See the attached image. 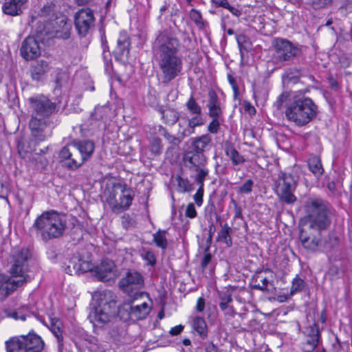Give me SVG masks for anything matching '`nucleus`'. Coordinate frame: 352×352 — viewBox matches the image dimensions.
<instances>
[{
	"instance_id": "28",
	"label": "nucleus",
	"mask_w": 352,
	"mask_h": 352,
	"mask_svg": "<svg viewBox=\"0 0 352 352\" xmlns=\"http://www.w3.org/2000/svg\"><path fill=\"white\" fill-rule=\"evenodd\" d=\"M30 309L28 305H23L21 307L12 310L10 309H5V315L8 318H12L15 320H25L26 317L30 315Z\"/></svg>"
},
{
	"instance_id": "16",
	"label": "nucleus",
	"mask_w": 352,
	"mask_h": 352,
	"mask_svg": "<svg viewBox=\"0 0 352 352\" xmlns=\"http://www.w3.org/2000/svg\"><path fill=\"white\" fill-rule=\"evenodd\" d=\"M144 284V280L142 275L137 272H128L126 276L121 278L119 282V286L121 289L127 294H130L133 290L140 289Z\"/></svg>"
},
{
	"instance_id": "9",
	"label": "nucleus",
	"mask_w": 352,
	"mask_h": 352,
	"mask_svg": "<svg viewBox=\"0 0 352 352\" xmlns=\"http://www.w3.org/2000/svg\"><path fill=\"white\" fill-rule=\"evenodd\" d=\"M296 186V180L291 174L281 173L277 182L276 192L280 200L287 204H292L296 199L294 195Z\"/></svg>"
},
{
	"instance_id": "49",
	"label": "nucleus",
	"mask_w": 352,
	"mask_h": 352,
	"mask_svg": "<svg viewBox=\"0 0 352 352\" xmlns=\"http://www.w3.org/2000/svg\"><path fill=\"white\" fill-rule=\"evenodd\" d=\"M54 3L50 2L46 3L41 9V14L43 16H47L53 15L55 11Z\"/></svg>"
},
{
	"instance_id": "2",
	"label": "nucleus",
	"mask_w": 352,
	"mask_h": 352,
	"mask_svg": "<svg viewBox=\"0 0 352 352\" xmlns=\"http://www.w3.org/2000/svg\"><path fill=\"white\" fill-rule=\"evenodd\" d=\"M67 226L65 216L54 210L43 212L35 219L33 227L43 241L62 236Z\"/></svg>"
},
{
	"instance_id": "33",
	"label": "nucleus",
	"mask_w": 352,
	"mask_h": 352,
	"mask_svg": "<svg viewBox=\"0 0 352 352\" xmlns=\"http://www.w3.org/2000/svg\"><path fill=\"white\" fill-rule=\"evenodd\" d=\"M179 133L183 137H188L195 133V130L191 127L188 118H182L179 120Z\"/></svg>"
},
{
	"instance_id": "60",
	"label": "nucleus",
	"mask_w": 352,
	"mask_h": 352,
	"mask_svg": "<svg viewBox=\"0 0 352 352\" xmlns=\"http://www.w3.org/2000/svg\"><path fill=\"white\" fill-rule=\"evenodd\" d=\"M205 308V300L200 297L197 299V304H196V309L199 312H201L204 310Z\"/></svg>"
},
{
	"instance_id": "8",
	"label": "nucleus",
	"mask_w": 352,
	"mask_h": 352,
	"mask_svg": "<svg viewBox=\"0 0 352 352\" xmlns=\"http://www.w3.org/2000/svg\"><path fill=\"white\" fill-rule=\"evenodd\" d=\"M159 69L160 79L163 84H168L178 76L182 70V60L177 56L156 58Z\"/></svg>"
},
{
	"instance_id": "30",
	"label": "nucleus",
	"mask_w": 352,
	"mask_h": 352,
	"mask_svg": "<svg viewBox=\"0 0 352 352\" xmlns=\"http://www.w3.org/2000/svg\"><path fill=\"white\" fill-rule=\"evenodd\" d=\"M116 53L120 58L127 57L129 54L130 41L125 34H121L118 39Z\"/></svg>"
},
{
	"instance_id": "22",
	"label": "nucleus",
	"mask_w": 352,
	"mask_h": 352,
	"mask_svg": "<svg viewBox=\"0 0 352 352\" xmlns=\"http://www.w3.org/2000/svg\"><path fill=\"white\" fill-rule=\"evenodd\" d=\"M207 107L208 116L210 118H223V105L218 96L213 90H210L208 92Z\"/></svg>"
},
{
	"instance_id": "63",
	"label": "nucleus",
	"mask_w": 352,
	"mask_h": 352,
	"mask_svg": "<svg viewBox=\"0 0 352 352\" xmlns=\"http://www.w3.org/2000/svg\"><path fill=\"white\" fill-rule=\"evenodd\" d=\"M222 311H224L226 316L232 318L235 315V311L231 305L227 306L226 309Z\"/></svg>"
},
{
	"instance_id": "13",
	"label": "nucleus",
	"mask_w": 352,
	"mask_h": 352,
	"mask_svg": "<svg viewBox=\"0 0 352 352\" xmlns=\"http://www.w3.org/2000/svg\"><path fill=\"white\" fill-rule=\"evenodd\" d=\"M95 18L89 8H82L74 15L75 27L81 36H85L94 28Z\"/></svg>"
},
{
	"instance_id": "17",
	"label": "nucleus",
	"mask_w": 352,
	"mask_h": 352,
	"mask_svg": "<svg viewBox=\"0 0 352 352\" xmlns=\"http://www.w3.org/2000/svg\"><path fill=\"white\" fill-rule=\"evenodd\" d=\"M20 54L25 60L38 58L41 55L39 43L34 37H27L21 43Z\"/></svg>"
},
{
	"instance_id": "64",
	"label": "nucleus",
	"mask_w": 352,
	"mask_h": 352,
	"mask_svg": "<svg viewBox=\"0 0 352 352\" xmlns=\"http://www.w3.org/2000/svg\"><path fill=\"white\" fill-rule=\"evenodd\" d=\"M212 3H214L217 6L225 8L226 6H228V0H212Z\"/></svg>"
},
{
	"instance_id": "53",
	"label": "nucleus",
	"mask_w": 352,
	"mask_h": 352,
	"mask_svg": "<svg viewBox=\"0 0 352 352\" xmlns=\"http://www.w3.org/2000/svg\"><path fill=\"white\" fill-rule=\"evenodd\" d=\"M204 187L199 186L196 193L193 196V199L198 206H201L203 203Z\"/></svg>"
},
{
	"instance_id": "1",
	"label": "nucleus",
	"mask_w": 352,
	"mask_h": 352,
	"mask_svg": "<svg viewBox=\"0 0 352 352\" xmlns=\"http://www.w3.org/2000/svg\"><path fill=\"white\" fill-rule=\"evenodd\" d=\"M14 264L10 269L11 277L5 275L0 276V300H5L19 286L29 281L32 276L27 274L28 261L30 252L27 248H22L13 254Z\"/></svg>"
},
{
	"instance_id": "62",
	"label": "nucleus",
	"mask_w": 352,
	"mask_h": 352,
	"mask_svg": "<svg viewBox=\"0 0 352 352\" xmlns=\"http://www.w3.org/2000/svg\"><path fill=\"white\" fill-rule=\"evenodd\" d=\"M224 8L228 9L233 15L236 16H239L241 14V12L239 8L231 6L229 3L228 6H226Z\"/></svg>"
},
{
	"instance_id": "40",
	"label": "nucleus",
	"mask_w": 352,
	"mask_h": 352,
	"mask_svg": "<svg viewBox=\"0 0 352 352\" xmlns=\"http://www.w3.org/2000/svg\"><path fill=\"white\" fill-rule=\"evenodd\" d=\"M186 109L194 115H201V107L191 96L186 103Z\"/></svg>"
},
{
	"instance_id": "43",
	"label": "nucleus",
	"mask_w": 352,
	"mask_h": 352,
	"mask_svg": "<svg viewBox=\"0 0 352 352\" xmlns=\"http://www.w3.org/2000/svg\"><path fill=\"white\" fill-rule=\"evenodd\" d=\"M305 285V283L304 280L299 278L298 276H296L295 278H294L292 286H291V290H290V295L292 296L293 294L300 292L302 290Z\"/></svg>"
},
{
	"instance_id": "59",
	"label": "nucleus",
	"mask_w": 352,
	"mask_h": 352,
	"mask_svg": "<svg viewBox=\"0 0 352 352\" xmlns=\"http://www.w3.org/2000/svg\"><path fill=\"white\" fill-rule=\"evenodd\" d=\"M232 203L233 204L234 206V217L235 218H241L242 214H241V209L240 206L238 205V204L236 202L234 199H232Z\"/></svg>"
},
{
	"instance_id": "44",
	"label": "nucleus",
	"mask_w": 352,
	"mask_h": 352,
	"mask_svg": "<svg viewBox=\"0 0 352 352\" xmlns=\"http://www.w3.org/2000/svg\"><path fill=\"white\" fill-rule=\"evenodd\" d=\"M189 15L191 20L195 22L198 28H202L204 27V21L202 19L201 13L198 10L192 9L190 11Z\"/></svg>"
},
{
	"instance_id": "55",
	"label": "nucleus",
	"mask_w": 352,
	"mask_h": 352,
	"mask_svg": "<svg viewBox=\"0 0 352 352\" xmlns=\"http://www.w3.org/2000/svg\"><path fill=\"white\" fill-rule=\"evenodd\" d=\"M236 39L239 45L240 52L242 53V50L245 49V44L248 42V38L244 34L236 35Z\"/></svg>"
},
{
	"instance_id": "37",
	"label": "nucleus",
	"mask_w": 352,
	"mask_h": 352,
	"mask_svg": "<svg viewBox=\"0 0 352 352\" xmlns=\"http://www.w3.org/2000/svg\"><path fill=\"white\" fill-rule=\"evenodd\" d=\"M153 241L156 245L162 249H166L168 245L167 239L166 238V231L159 230L156 233L153 234Z\"/></svg>"
},
{
	"instance_id": "12",
	"label": "nucleus",
	"mask_w": 352,
	"mask_h": 352,
	"mask_svg": "<svg viewBox=\"0 0 352 352\" xmlns=\"http://www.w3.org/2000/svg\"><path fill=\"white\" fill-rule=\"evenodd\" d=\"M139 296L140 297L146 296L150 301V303L144 301L140 304L137 305H124L122 307L119 309V315L121 318H124L122 312L126 311L128 312L127 316L129 318H135L137 320H143L146 318L151 310L152 302L148 298V294L140 293Z\"/></svg>"
},
{
	"instance_id": "15",
	"label": "nucleus",
	"mask_w": 352,
	"mask_h": 352,
	"mask_svg": "<svg viewBox=\"0 0 352 352\" xmlns=\"http://www.w3.org/2000/svg\"><path fill=\"white\" fill-rule=\"evenodd\" d=\"M94 275L100 281H107L118 276L114 262L105 259L95 267Z\"/></svg>"
},
{
	"instance_id": "18",
	"label": "nucleus",
	"mask_w": 352,
	"mask_h": 352,
	"mask_svg": "<svg viewBox=\"0 0 352 352\" xmlns=\"http://www.w3.org/2000/svg\"><path fill=\"white\" fill-rule=\"evenodd\" d=\"M45 118L32 115L30 128L32 135L38 141H44L50 136L51 132L47 129Z\"/></svg>"
},
{
	"instance_id": "56",
	"label": "nucleus",
	"mask_w": 352,
	"mask_h": 352,
	"mask_svg": "<svg viewBox=\"0 0 352 352\" xmlns=\"http://www.w3.org/2000/svg\"><path fill=\"white\" fill-rule=\"evenodd\" d=\"M52 332L56 337L59 345H62L63 336L60 329L58 327H54L52 328Z\"/></svg>"
},
{
	"instance_id": "27",
	"label": "nucleus",
	"mask_w": 352,
	"mask_h": 352,
	"mask_svg": "<svg viewBox=\"0 0 352 352\" xmlns=\"http://www.w3.org/2000/svg\"><path fill=\"white\" fill-rule=\"evenodd\" d=\"M7 352H26L23 336L14 337L6 342Z\"/></svg>"
},
{
	"instance_id": "26",
	"label": "nucleus",
	"mask_w": 352,
	"mask_h": 352,
	"mask_svg": "<svg viewBox=\"0 0 352 352\" xmlns=\"http://www.w3.org/2000/svg\"><path fill=\"white\" fill-rule=\"evenodd\" d=\"M199 155H193L190 160V162L192 165V167L194 168V170L197 173V175L195 177V181L198 184L199 186L204 187V182L206 177V176L208 175V169L204 167L200 166L199 165L195 164V160L197 157H199Z\"/></svg>"
},
{
	"instance_id": "7",
	"label": "nucleus",
	"mask_w": 352,
	"mask_h": 352,
	"mask_svg": "<svg viewBox=\"0 0 352 352\" xmlns=\"http://www.w3.org/2000/svg\"><path fill=\"white\" fill-rule=\"evenodd\" d=\"M179 47L178 38L168 31L160 32L153 45L156 58L177 55Z\"/></svg>"
},
{
	"instance_id": "46",
	"label": "nucleus",
	"mask_w": 352,
	"mask_h": 352,
	"mask_svg": "<svg viewBox=\"0 0 352 352\" xmlns=\"http://www.w3.org/2000/svg\"><path fill=\"white\" fill-rule=\"evenodd\" d=\"M333 0H309L310 6L315 10L323 9L331 5Z\"/></svg>"
},
{
	"instance_id": "42",
	"label": "nucleus",
	"mask_w": 352,
	"mask_h": 352,
	"mask_svg": "<svg viewBox=\"0 0 352 352\" xmlns=\"http://www.w3.org/2000/svg\"><path fill=\"white\" fill-rule=\"evenodd\" d=\"M230 228L225 226L218 234L217 240L224 242L228 246H231L232 241L230 236Z\"/></svg>"
},
{
	"instance_id": "47",
	"label": "nucleus",
	"mask_w": 352,
	"mask_h": 352,
	"mask_svg": "<svg viewBox=\"0 0 352 352\" xmlns=\"http://www.w3.org/2000/svg\"><path fill=\"white\" fill-rule=\"evenodd\" d=\"M212 121L208 126V131L211 133H217L223 119V118H212Z\"/></svg>"
},
{
	"instance_id": "41",
	"label": "nucleus",
	"mask_w": 352,
	"mask_h": 352,
	"mask_svg": "<svg viewBox=\"0 0 352 352\" xmlns=\"http://www.w3.org/2000/svg\"><path fill=\"white\" fill-rule=\"evenodd\" d=\"M226 154L230 157L232 164L234 165H238L245 162L244 157L234 148H228L226 150Z\"/></svg>"
},
{
	"instance_id": "31",
	"label": "nucleus",
	"mask_w": 352,
	"mask_h": 352,
	"mask_svg": "<svg viewBox=\"0 0 352 352\" xmlns=\"http://www.w3.org/2000/svg\"><path fill=\"white\" fill-rule=\"evenodd\" d=\"M192 327L195 331L202 338L207 336V324L205 320L199 316L194 318L192 322Z\"/></svg>"
},
{
	"instance_id": "34",
	"label": "nucleus",
	"mask_w": 352,
	"mask_h": 352,
	"mask_svg": "<svg viewBox=\"0 0 352 352\" xmlns=\"http://www.w3.org/2000/svg\"><path fill=\"white\" fill-rule=\"evenodd\" d=\"M95 267L96 265L88 260L79 259L78 263L74 265V268L79 272L85 273L91 272L94 274Z\"/></svg>"
},
{
	"instance_id": "36",
	"label": "nucleus",
	"mask_w": 352,
	"mask_h": 352,
	"mask_svg": "<svg viewBox=\"0 0 352 352\" xmlns=\"http://www.w3.org/2000/svg\"><path fill=\"white\" fill-rule=\"evenodd\" d=\"M70 146L72 147V156L71 160L69 162H67L66 165L68 168L71 169H76L78 167H80L82 164L84 163H80L79 164H77L75 162L82 157L81 153H78V150L76 148V146H74V143L72 142L70 144Z\"/></svg>"
},
{
	"instance_id": "19",
	"label": "nucleus",
	"mask_w": 352,
	"mask_h": 352,
	"mask_svg": "<svg viewBox=\"0 0 352 352\" xmlns=\"http://www.w3.org/2000/svg\"><path fill=\"white\" fill-rule=\"evenodd\" d=\"M50 25L52 26L51 33H54L56 36L64 39L69 38L71 25L65 16H56L51 23L47 25L46 28L49 29Z\"/></svg>"
},
{
	"instance_id": "24",
	"label": "nucleus",
	"mask_w": 352,
	"mask_h": 352,
	"mask_svg": "<svg viewBox=\"0 0 352 352\" xmlns=\"http://www.w3.org/2000/svg\"><path fill=\"white\" fill-rule=\"evenodd\" d=\"M28 0H6L3 6V12L8 15L16 16L22 12L24 4Z\"/></svg>"
},
{
	"instance_id": "52",
	"label": "nucleus",
	"mask_w": 352,
	"mask_h": 352,
	"mask_svg": "<svg viewBox=\"0 0 352 352\" xmlns=\"http://www.w3.org/2000/svg\"><path fill=\"white\" fill-rule=\"evenodd\" d=\"M60 157L63 160H65L67 162L70 161L72 155V147L70 144L67 146L63 147L60 151Z\"/></svg>"
},
{
	"instance_id": "21",
	"label": "nucleus",
	"mask_w": 352,
	"mask_h": 352,
	"mask_svg": "<svg viewBox=\"0 0 352 352\" xmlns=\"http://www.w3.org/2000/svg\"><path fill=\"white\" fill-rule=\"evenodd\" d=\"M74 146L78 150V153H81L82 157L78 159L75 162L77 164L80 163H85L87 161L94 153L95 145L93 141L91 140H75L73 141Z\"/></svg>"
},
{
	"instance_id": "20",
	"label": "nucleus",
	"mask_w": 352,
	"mask_h": 352,
	"mask_svg": "<svg viewBox=\"0 0 352 352\" xmlns=\"http://www.w3.org/2000/svg\"><path fill=\"white\" fill-rule=\"evenodd\" d=\"M306 340L302 344L304 352H312L318 346L320 339L318 327L316 323L307 327L305 331Z\"/></svg>"
},
{
	"instance_id": "23",
	"label": "nucleus",
	"mask_w": 352,
	"mask_h": 352,
	"mask_svg": "<svg viewBox=\"0 0 352 352\" xmlns=\"http://www.w3.org/2000/svg\"><path fill=\"white\" fill-rule=\"evenodd\" d=\"M23 342L26 352H41L44 349V342L35 333L23 336Z\"/></svg>"
},
{
	"instance_id": "5",
	"label": "nucleus",
	"mask_w": 352,
	"mask_h": 352,
	"mask_svg": "<svg viewBox=\"0 0 352 352\" xmlns=\"http://www.w3.org/2000/svg\"><path fill=\"white\" fill-rule=\"evenodd\" d=\"M119 309L116 302L112 298L110 292L101 294L98 305L94 307L89 315V320L94 326H102L109 322Z\"/></svg>"
},
{
	"instance_id": "10",
	"label": "nucleus",
	"mask_w": 352,
	"mask_h": 352,
	"mask_svg": "<svg viewBox=\"0 0 352 352\" xmlns=\"http://www.w3.org/2000/svg\"><path fill=\"white\" fill-rule=\"evenodd\" d=\"M299 239L303 248L310 252L327 250L322 239V231L302 227Z\"/></svg>"
},
{
	"instance_id": "39",
	"label": "nucleus",
	"mask_w": 352,
	"mask_h": 352,
	"mask_svg": "<svg viewBox=\"0 0 352 352\" xmlns=\"http://www.w3.org/2000/svg\"><path fill=\"white\" fill-rule=\"evenodd\" d=\"M352 42V32L341 31L337 37V43L342 47H348Z\"/></svg>"
},
{
	"instance_id": "38",
	"label": "nucleus",
	"mask_w": 352,
	"mask_h": 352,
	"mask_svg": "<svg viewBox=\"0 0 352 352\" xmlns=\"http://www.w3.org/2000/svg\"><path fill=\"white\" fill-rule=\"evenodd\" d=\"M178 191L180 192H190L192 190V184L188 179L182 178L180 176H177L175 178Z\"/></svg>"
},
{
	"instance_id": "32",
	"label": "nucleus",
	"mask_w": 352,
	"mask_h": 352,
	"mask_svg": "<svg viewBox=\"0 0 352 352\" xmlns=\"http://www.w3.org/2000/svg\"><path fill=\"white\" fill-rule=\"evenodd\" d=\"M308 166L309 170L316 176H320L323 173V168L320 159L317 156L311 157L308 160Z\"/></svg>"
},
{
	"instance_id": "35",
	"label": "nucleus",
	"mask_w": 352,
	"mask_h": 352,
	"mask_svg": "<svg viewBox=\"0 0 352 352\" xmlns=\"http://www.w3.org/2000/svg\"><path fill=\"white\" fill-rule=\"evenodd\" d=\"M210 142L211 138L208 135H203L201 137L195 138L192 142V144L197 152H201L206 148Z\"/></svg>"
},
{
	"instance_id": "48",
	"label": "nucleus",
	"mask_w": 352,
	"mask_h": 352,
	"mask_svg": "<svg viewBox=\"0 0 352 352\" xmlns=\"http://www.w3.org/2000/svg\"><path fill=\"white\" fill-rule=\"evenodd\" d=\"M188 120L194 130L196 126H201L204 124V120L201 115H195L190 118H188Z\"/></svg>"
},
{
	"instance_id": "61",
	"label": "nucleus",
	"mask_w": 352,
	"mask_h": 352,
	"mask_svg": "<svg viewBox=\"0 0 352 352\" xmlns=\"http://www.w3.org/2000/svg\"><path fill=\"white\" fill-rule=\"evenodd\" d=\"M212 256L210 254H206L204 255L202 261H201V267L203 269H205L206 266L208 265V263L211 261Z\"/></svg>"
},
{
	"instance_id": "45",
	"label": "nucleus",
	"mask_w": 352,
	"mask_h": 352,
	"mask_svg": "<svg viewBox=\"0 0 352 352\" xmlns=\"http://www.w3.org/2000/svg\"><path fill=\"white\" fill-rule=\"evenodd\" d=\"M219 299V307L221 310L226 309L227 306H229L230 303L232 301V295L229 292L220 293Z\"/></svg>"
},
{
	"instance_id": "57",
	"label": "nucleus",
	"mask_w": 352,
	"mask_h": 352,
	"mask_svg": "<svg viewBox=\"0 0 352 352\" xmlns=\"http://www.w3.org/2000/svg\"><path fill=\"white\" fill-rule=\"evenodd\" d=\"M18 151L20 154V155L22 157H25L26 155L32 151V149H26L25 148V143L24 142H19L18 144Z\"/></svg>"
},
{
	"instance_id": "54",
	"label": "nucleus",
	"mask_w": 352,
	"mask_h": 352,
	"mask_svg": "<svg viewBox=\"0 0 352 352\" xmlns=\"http://www.w3.org/2000/svg\"><path fill=\"white\" fill-rule=\"evenodd\" d=\"M185 215L190 219L195 218L197 216V211L192 203H190L187 205Z\"/></svg>"
},
{
	"instance_id": "3",
	"label": "nucleus",
	"mask_w": 352,
	"mask_h": 352,
	"mask_svg": "<svg viewBox=\"0 0 352 352\" xmlns=\"http://www.w3.org/2000/svg\"><path fill=\"white\" fill-rule=\"evenodd\" d=\"M303 227L324 231L331 224V217L325 201L319 198H309L305 204Z\"/></svg>"
},
{
	"instance_id": "14",
	"label": "nucleus",
	"mask_w": 352,
	"mask_h": 352,
	"mask_svg": "<svg viewBox=\"0 0 352 352\" xmlns=\"http://www.w3.org/2000/svg\"><path fill=\"white\" fill-rule=\"evenodd\" d=\"M30 101L31 108L33 111V116L47 118L54 111L56 108L54 103L43 96L36 98H30Z\"/></svg>"
},
{
	"instance_id": "11",
	"label": "nucleus",
	"mask_w": 352,
	"mask_h": 352,
	"mask_svg": "<svg viewBox=\"0 0 352 352\" xmlns=\"http://www.w3.org/2000/svg\"><path fill=\"white\" fill-rule=\"evenodd\" d=\"M276 58L280 62L288 61L300 53V50L289 41L284 38H276L274 43Z\"/></svg>"
},
{
	"instance_id": "50",
	"label": "nucleus",
	"mask_w": 352,
	"mask_h": 352,
	"mask_svg": "<svg viewBox=\"0 0 352 352\" xmlns=\"http://www.w3.org/2000/svg\"><path fill=\"white\" fill-rule=\"evenodd\" d=\"M254 182L252 179H248L239 187V192L241 193L248 194L252 192Z\"/></svg>"
},
{
	"instance_id": "51",
	"label": "nucleus",
	"mask_w": 352,
	"mask_h": 352,
	"mask_svg": "<svg viewBox=\"0 0 352 352\" xmlns=\"http://www.w3.org/2000/svg\"><path fill=\"white\" fill-rule=\"evenodd\" d=\"M142 258L147 262V264L153 266L156 263V258L154 253L151 251H146L142 254Z\"/></svg>"
},
{
	"instance_id": "29",
	"label": "nucleus",
	"mask_w": 352,
	"mask_h": 352,
	"mask_svg": "<svg viewBox=\"0 0 352 352\" xmlns=\"http://www.w3.org/2000/svg\"><path fill=\"white\" fill-rule=\"evenodd\" d=\"M50 70L49 63L45 60L37 62L31 71V76L34 80H39L42 76Z\"/></svg>"
},
{
	"instance_id": "6",
	"label": "nucleus",
	"mask_w": 352,
	"mask_h": 352,
	"mask_svg": "<svg viewBox=\"0 0 352 352\" xmlns=\"http://www.w3.org/2000/svg\"><path fill=\"white\" fill-rule=\"evenodd\" d=\"M131 189L120 184H114L108 190L106 201L115 213H120L129 208L133 199Z\"/></svg>"
},
{
	"instance_id": "4",
	"label": "nucleus",
	"mask_w": 352,
	"mask_h": 352,
	"mask_svg": "<svg viewBox=\"0 0 352 352\" xmlns=\"http://www.w3.org/2000/svg\"><path fill=\"white\" fill-rule=\"evenodd\" d=\"M287 120L297 126L309 123L317 115V106L309 98H294L289 101L285 111Z\"/></svg>"
},
{
	"instance_id": "58",
	"label": "nucleus",
	"mask_w": 352,
	"mask_h": 352,
	"mask_svg": "<svg viewBox=\"0 0 352 352\" xmlns=\"http://www.w3.org/2000/svg\"><path fill=\"white\" fill-rule=\"evenodd\" d=\"M184 330V326L182 324L177 325L170 329L169 333L171 336H177L180 334Z\"/></svg>"
},
{
	"instance_id": "25",
	"label": "nucleus",
	"mask_w": 352,
	"mask_h": 352,
	"mask_svg": "<svg viewBox=\"0 0 352 352\" xmlns=\"http://www.w3.org/2000/svg\"><path fill=\"white\" fill-rule=\"evenodd\" d=\"M159 112L162 116L163 122L167 125H173L179 120V112L173 107H161L159 109Z\"/></svg>"
}]
</instances>
